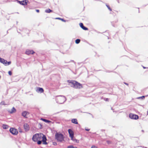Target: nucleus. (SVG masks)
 <instances>
[{
    "mask_svg": "<svg viewBox=\"0 0 148 148\" xmlns=\"http://www.w3.org/2000/svg\"><path fill=\"white\" fill-rule=\"evenodd\" d=\"M32 139L34 142L37 141V144L38 145L41 144L42 141L44 144L47 145V139L45 135L41 133L36 134L34 135Z\"/></svg>",
    "mask_w": 148,
    "mask_h": 148,
    "instance_id": "1",
    "label": "nucleus"
},
{
    "mask_svg": "<svg viewBox=\"0 0 148 148\" xmlns=\"http://www.w3.org/2000/svg\"><path fill=\"white\" fill-rule=\"evenodd\" d=\"M68 83L73 85V87L76 89H79L83 87L82 84L75 81H68Z\"/></svg>",
    "mask_w": 148,
    "mask_h": 148,
    "instance_id": "2",
    "label": "nucleus"
},
{
    "mask_svg": "<svg viewBox=\"0 0 148 148\" xmlns=\"http://www.w3.org/2000/svg\"><path fill=\"white\" fill-rule=\"evenodd\" d=\"M57 102L59 103H62L66 101V98L64 96H58L56 98Z\"/></svg>",
    "mask_w": 148,
    "mask_h": 148,
    "instance_id": "3",
    "label": "nucleus"
},
{
    "mask_svg": "<svg viewBox=\"0 0 148 148\" xmlns=\"http://www.w3.org/2000/svg\"><path fill=\"white\" fill-rule=\"evenodd\" d=\"M56 138L59 141L61 142L64 140L63 135L61 134L57 133L55 135Z\"/></svg>",
    "mask_w": 148,
    "mask_h": 148,
    "instance_id": "4",
    "label": "nucleus"
},
{
    "mask_svg": "<svg viewBox=\"0 0 148 148\" xmlns=\"http://www.w3.org/2000/svg\"><path fill=\"white\" fill-rule=\"evenodd\" d=\"M10 131L13 135H16L18 133V131L17 130L14 128H11L10 130Z\"/></svg>",
    "mask_w": 148,
    "mask_h": 148,
    "instance_id": "5",
    "label": "nucleus"
},
{
    "mask_svg": "<svg viewBox=\"0 0 148 148\" xmlns=\"http://www.w3.org/2000/svg\"><path fill=\"white\" fill-rule=\"evenodd\" d=\"M28 1L27 0H23L21 1H17V2L19 3V4L21 5H27Z\"/></svg>",
    "mask_w": 148,
    "mask_h": 148,
    "instance_id": "6",
    "label": "nucleus"
},
{
    "mask_svg": "<svg viewBox=\"0 0 148 148\" xmlns=\"http://www.w3.org/2000/svg\"><path fill=\"white\" fill-rule=\"evenodd\" d=\"M130 117L132 119H138V116L136 115L130 114L129 115Z\"/></svg>",
    "mask_w": 148,
    "mask_h": 148,
    "instance_id": "7",
    "label": "nucleus"
},
{
    "mask_svg": "<svg viewBox=\"0 0 148 148\" xmlns=\"http://www.w3.org/2000/svg\"><path fill=\"white\" fill-rule=\"evenodd\" d=\"M68 132L71 138V139L73 140V138L74 136L73 132L70 129L68 130Z\"/></svg>",
    "mask_w": 148,
    "mask_h": 148,
    "instance_id": "8",
    "label": "nucleus"
},
{
    "mask_svg": "<svg viewBox=\"0 0 148 148\" xmlns=\"http://www.w3.org/2000/svg\"><path fill=\"white\" fill-rule=\"evenodd\" d=\"M29 113L27 111H24L22 113V115L25 118H27V116L29 115Z\"/></svg>",
    "mask_w": 148,
    "mask_h": 148,
    "instance_id": "9",
    "label": "nucleus"
},
{
    "mask_svg": "<svg viewBox=\"0 0 148 148\" xmlns=\"http://www.w3.org/2000/svg\"><path fill=\"white\" fill-rule=\"evenodd\" d=\"M35 52L32 50H27L26 51L25 53L27 55L33 54Z\"/></svg>",
    "mask_w": 148,
    "mask_h": 148,
    "instance_id": "10",
    "label": "nucleus"
},
{
    "mask_svg": "<svg viewBox=\"0 0 148 148\" xmlns=\"http://www.w3.org/2000/svg\"><path fill=\"white\" fill-rule=\"evenodd\" d=\"M36 91L37 92L41 93L43 92L44 90L42 88L38 87L37 88Z\"/></svg>",
    "mask_w": 148,
    "mask_h": 148,
    "instance_id": "11",
    "label": "nucleus"
},
{
    "mask_svg": "<svg viewBox=\"0 0 148 148\" xmlns=\"http://www.w3.org/2000/svg\"><path fill=\"white\" fill-rule=\"evenodd\" d=\"M24 129L25 131H28L29 129V125L27 123H25L24 125Z\"/></svg>",
    "mask_w": 148,
    "mask_h": 148,
    "instance_id": "12",
    "label": "nucleus"
},
{
    "mask_svg": "<svg viewBox=\"0 0 148 148\" xmlns=\"http://www.w3.org/2000/svg\"><path fill=\"white\" fill-rule=\"evenodd\" d=\"M79 25H80V26L84 30H88V29L84 27L83 25V24L82 23H80L79 24Z\"/></svg>",
    "mask_w": 148,
    "mask_h": 148,
    "instance_id": "13",
    "label": "nucleus"
},
{
    "mask_svg": "<svg viewBox=\"0 0 148 148\" xmlns=\"http://www.w3.org/2000/svg\"><path fill=\"white\" fill-rule=\"evenodd\" d=\"M0 62L4 64H7V61L3 59L0 58Z\"/></svg>",
    "mask_w": 148,
    "mask_h": 148,
    "instance_id": "14",
    "label": "nucleus"
},
{
    "mask_svg": "<svg viewBox=\"0 0 148 148\" xmlns=\"http://www.w3.org/2000/svg\"><path fill=\"white\" fill-rule=\"evenodd\" d=\"M9 112L10 113H12L16 112V110L14 107H13L11 110H9Z\"/></svg>",
    "mask_w": 148,
    "mask_h": 148,
    "instance_id": "15",
    "label": "nucleus"
},
{
    "mask_svg": "<svg viewBox=\"0 0 148 148\" xmlns=\"http://www.w3.org/2000/svg\"><path fill=\"white\" fill-rule=\"evenodd\" d=\"M72 122L75 124H78V122L77 121V120L76 119H73L71 120Z\"/></svg>",
    "mask_w": 148,
    "mask_h": 148,
    "instance_id": "16",
    "label": "nucleus"
},
{
    "mask_svg": "<svg viewBox=\"0 0 148 148\" xmlns=\"http://www.w3.org/2000/svg\"><path fill=\"white\" fill-rule=\"evenodd\" d=\"M40 120L47 123H49L51 122V121L49 120L42 118H41Z\"/></svg>",
    "mask_w": 148,
    "mask_h": 148,
    "instance_id": "17",
    "label": "nucleus"
},
{
    "mask_svg": "<svg viewBox=\"0 0 148 148\" xmlns=\"http://www.w3.org/2000/svg\"><path fill=\"white\" fill-rule=\"evenodd\" d=\"M52 11L51 10L49 9H48L47 10H45V12L46 13H49L50 12H52Z\"/></svg>",
    "mask_w": 148,
    "mask_h": 148,
    "instance_id": "18",
    "label": "nucleus"
},
{
    "mask_svg": "<svg viewBox=\"0 0 148 148\" xmlns=\"http://www.w3.org/2000/svg\"><path fill=\"white\" fill-rule=\"evenodd\" d=\"M3 127L4 129H6L8 128V126L5 125H3Z\"/></svg>",
    "mask_w": 148,
    "mask_h": 148,
    "instance_id": "19",
    "label": "nucleus"
},
{
    "mask_svg": "<svg viewBox=\"0 0 148 148\" xmlns=\"http://www.w3.org/2000/svg\"><path fill=\"white\" fill-rule=\"evenodd\" d=\"M80 41V40L79 39H77L75 40V43L76 44H78L79 43Z\"/></svg>",
    "mask_w": 148,
    "mask_h": 148,
    "instance_id": "20",
    "label": "nucleus"
},
{
    "mask_svg": "<svg viewBox=\"0 0 148 148\" xmlns=\"http://www.w3.org/2000/svg\"><path fill=\"white\" fill-rule=\"evenodd\" d=\"M106 5L110 11H112V9L110 8V7L109 5H108L107 4H106Z\"/></svg>",
    "mask_w": 148,
    "mask_h": 148,
    "instance_id": "21",
    "label": "nucleus"
},
{
    "mask_svg": "<svg viewBox=\"0 0 148 148\" xmlns=\"http://www.w3.org/2000/svg\"><path fill=\"white\" fill-rule=\"evenodd\" d=\"M67 148H77L76 147H74L72 145L69 146Z\"/></svg>",
    "mask_w": 148,
    "mask_h": 148,
    "instance_id": "22",
    "label": "nucleus"
},
{
    "mask_svg": "<svg viewBox=\"0 0 148 148\" xmlns=\"http://www.w3.org/2000/svg\"><path fill=\"white\" fill-rule=\"evenodd\" d=\"M0 104L1 105H5V102L4 101H2L1 102Z\"/></svg>",
    "mask_w": 148,
    "mask_h": 148,
    "instance_id": "23",
    "label": "nucleus"
},
{
    "mask_svg": "<svg viewBox=\"0 0 148 148\" xmlns=\"http://www.w3.org/2000/svg\"><path fill=\"white\" fill-rule=\"evenodd\" d=\"M8 74L10 75H12V72L11 71H8Z\"/></svg>",
    "mask_w": 148,
    "mask_h": 148,
    "instance_id": "24",
    "label": "nucleus"
},
{
    "mask_svg": "<svg viewBox=\"0 0 148 148\" xmlns=\"http://www.w3.org/2000/svg\"><path fill=\"white\" fill-rule=\"evenodd\" d=\"M91 148H97V147L95 146H92Z\"/></svg>",
    "mask_w": 148,
    "mask_h": 148,
    "instance_id": "25",
    "label": "nucleus"
},
{
    "mask_svg": "<svg viewBox=\"0 0 148 148\" xmlns=\"http://www.w3.org/2000/svg\"><path fill=\"white\" fill-rule=\"evenodd\" d=\"M11 63V62L10 61V62H7V64H8V65H9Z\"/></svg>",
    "mask_w": 148,
    "mask_h": 148,
    "instance_id": "26",
    "label": "nucleus"
},
{
    "mask_svg": "<svg viewBox=\"0 0 148 148\" xmlns=\"http://www.w3.org/2000/svg\"><path fill=\"white\" fill-rule=\"evenodd\" d=\"M145 96H143L141 97H140L139 98H141L142 99H144L145 98Z\"/></svg>",
    "mask_w": 148,
    "mask_h": 148,
    "instance_id": "27",
    "label": "nucleus"
},
{
    "mask_svg": "<svg viewBox=\"0 0 148 148\" xmlns=\"http://www.w3.org/2000/svg\"><path fill=\"white\" fill-rule=\"evenodd\" d=\"M60 20H61L62 21H64V22H65V20H64V19H63L62 18H61Z\"/></svg>",
    "mask_w": 148,
    "mask_h": 148,
    "instance_id": "28",
    "label": "nucleus"
},
{
    "mask_svg": "<svg viewBox=\"0 0 148 148\" xmlns=\"http://www.w3.org/2000/svg\"><path fill=\"white\" fill-rule=\"evenodd\" d=\"M85 130H86V131H89L90 130V129H88V128H85Z\"/></svg>",
    "mask_w": 148,
    "mask_h": 148,
    "instance_id": "29",
    "label": "nucleus"
},
{
    "mask_svg": "<svg viewBox=\"0 0 148 148\" xmlns=\"http://www.w3.org/2000/svg\"><path fill=\"white\" fill-rule=\"evenodd\" d=\"M105 100L106 101H109V99L108 98H106L105 99Z\"/></svg>",
    "mask_w": 148,
    "mask_h": 148,
    "instance_id": "30",
    "label": "nucleus"
},
{
    "mask_svg": "<svg viewBox=\"0 0 148 148\" xmlns=\"http://www.w3.org/2000/svg\"><path fill=\"white\" fill-rule=\"evenodd\" d=\"M56 19L60 20L61 18H55Z\"/></svg>",
    "mask_w": 148,
    "mask_h": 148,
    "instance_id": "31",
    "label": "nucleus"
},
{
    "mask_svg": "<svg viewBox=\"0 0 148 148\" xmlns=\"http://www.w3.org/2000/svg\"><path fill=\"white\" fill-rule=\"evenodd\" d=\"M36 11L38 13L39 12V10H36Z\"/></svg>",
    "mask_w": 148,
    "mask_h": 148,
    "instance_id": "32",
    "label": "nucleus"
},
{
    "mask_svg": "<svg viewBox=\"0 0 148 148\" xmlns=\"http://www.w3.org/2000/svg\"><path fill=\"white\" fill-rule=\"evenodd\" d=\"M107 143L108 144H109L110 143V142L109 141H107Z\"/></svg>",
    "mask_w": 148,
    "mask_h": 148,
    "instance_id": "33",
    "label": "nucleus"
},
{
    "mask_svg": "<svg viewBox=\"0 0 148 148\" xmlns=\"http://www.w3.org/2000/svg\"><path fill=\"white\" fill-rule=\"evenodd\" d=\"M124 84H125L127 86L128 85V84L127 83H126L124 82Z\"/></svg>",
    "mask_w": 148,
    "mask_h": 148,
    "instance_id": "34",
    "label": "nucleus"
},
{
    "mask_svg": "<svg viewBox=\"0 0 148 148\" xmlns=\"http://www.w3.org/2000/svg\"><path fill=\"white\" fill-rule=\"evenodd\" d=\"M143 69H146V68H147V67H145L144 66H143Z\"/></svg>",
    "mask_w": 148,
    "mask_h": 148,
    "instance_id": "35",
    "label": "nucleus"
}]
</instances>
